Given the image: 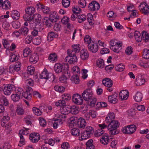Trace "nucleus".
<instances>
[{"label": "nucleus", "mask_w": 149, "mask_h": 149, "mask_svg": "<svg viewBox=\"0 0 149 149\" xmlns=\"http://www.w3.org/2000/svg\"><path fill=\"white\" fill-rule=\"evenodd\" d=\"M109 123L107 127L110 134L111 135L118 134L119 132L117 129L119 125L118 122L116 120H114Z\"/></svg>", "instance_id": "1"}, {"label": "nucleus", "mask_w": 149, "mask_h": 149, "mask_svg": "<svg viewBox=\"0 0 149 149\" xmlns=\"http://www.w3.org/2000/svg\"><path fill=\"white\" fill-rule=\"evenodd\" d=\"M94 131V129L91 126H87L85 130L81 133L80 137H79L80 141L85 140L89 138L92 134Z\"/></svg>", "instance_id": "2"}, {"label": "nucleus", "mask_w": 149, "mask_h": 149, "mask_svg": "<svg viewBox=\"0 0 149 149\" xmlns=\"http://www.w3.org/2000/svg\"><path fill=\"white\" fill-rule=\"evenodd\" d=\"M110 47L114 52L118 53L121 50V42L116 39H112L110 42Z\"/></svg>", "instance_id": "3"}, {"label": "nucleus", "mask_w": 149, "mask_h": 149, "mask_svg": "<svg viewBox=\"0 0 149 149\" xmlns=\"http://www.w3.org/2000/svg\"><path fill=\"white\" fill-rule=\"evenodd\" d=\"M67 53L68 55L67 56L65 59V61L69 63H74L77 61V58L76 54H71V53L69 50H68Z\"/></svg>", "instance_id": "4"}, {"label": "nucleus", "mask_w": 149, "mask_h": 149, "mask_svg": "<svg viewBox=\"0 0 149 149\" xmlns=\"http://www.w3.org/2000/svg\"><path fill=\"white\" fill-rule=\"evenodd\" d=\"M71 106L66 105L63 107L61 109V114L59 115L58 118L65 119L66 118V116L65 115L68 114L70 112Z\"/></svg>", "instance_id": "5"}, {"label": "nucleus", "mask_w": 149, "mask_h": 149, "mask_svg": "<svg viewBox=\"0 0 149 149\" xmlns=\"http://www.w3.org/2000/svg\"><path fill=\"white\" fill-rule=\"evenodd\" d=\"M21 65V63L19 62L16 63L15 65H11L9 68V72L12 74L15 71H19L20 69Z\"/></svg>", "instance_id": "6"}, {"label": "nucleus", "mask_w": 149, "mask_h": 149, "mask_svg": "<svg viewBox=\"0 0 149 149\" xmlns=\"http://www.w3.org/2000/svg\"><path fill=\"white\" fill-rule=\"evenodd\" d=\"M98 126L101 129L95 131L94 133V135L96 137L100 136L102 134H104V131L103 129L107 127V125H106L105 123L99 124L98 125Z\"/></svg>", "instance_id": "7"}, {"label": "nucleus", "mask_w": 149, "mask_h": 149, "mask_svg": "<svg viewBox=\"0 0 149 149\" xmlns=\"http://www.w3.org/2000/svg\"><path fill=\"white\" fill-rule=\"evenodd\" d=\"M92 95L93 93L90 89L86 90L82 94L84 100L87 101L91 100V98H92Z\"/></svg>", "instance_id": "8"}, {"label": "nucleus", "mask_w": 149, "mask_h": 149, "mask_svg": "<svg viewBox=\"0 0 149 149\" xmlns=\"http://www.w3.org/2000/svg\"><path fill=\"white\" fill-rule=\"evenodd\" d=\"M140 11L144 15H148L149 13V6L146 3H141L139 6Z\"/></svg>", "instance_id": "9"}, {"label": "nucleus", "mask_w": 149, "mask_h": 149, "mask_svg": "<svg viewBox=\"0 0 149 149\" xmlns=\"http://www.w3.org/2000/svg\"><path fill=\"white\" fill-rule=\"evenodd\" d=\"M73 102L78 105H81L83 103V100L82 97L78 94H74L72 97Z\"/></svg>", "instance_id": "10"}, {"label": "nucleus", "mask_w": 149, "mask_h": 149, "mask_svg": "<svg viewBox=\"0 0 149 149\" xmlns=\"http://www.w3.org/2000/svg\"><path fill=\"white\" fill-rule=\"evenodd\" d=\"M89 50L93 53L96 52L98 50V46L97 43L93 41L88 45Z\"/></svg>", "instance_id": "11"}, {"label": "nucleus", "mask_w": 149, "mask_h": 149, "mask_svg": "<svg viewBox=\"0 0 149 149\" xmlns=\"http://www.w3.org/2000/svg\"><path fill=\"white\" fill-rule=\"evenodd\" d=\"M11 4L9 1L6 0L3 1V0H0V7L3 9L7 10L10 8Z\"/></svg>", "instance_id": "12"}, {"label": "nucleus", "mask_w": 149, "mask_h": 149, "mask_svg": "<svg viewBox=\"0 0 149 149\" xmlns=\"http://www.w3.org/2000/svg\"><path fill=\"white\" fill-rule=\"evenodd\" d=\"M54 69L57 73H59L61 72L63 73L65 70V66L60 63H57L55 64L54 66Z\"/></svg>", "instance_id": "13"}, {"label": "nucleus", "mask_w": 149, "mask_h": 149, "mask_svg": "<svg viewBox=\"0 0 149 149\" xmlns=\"http://www.w3.org/2000/svg\"><path fill=\"white\" fill-rule=\"evenodd\" d=\"M88 8L92 11L98 10L100 8V5L97 2L93 1L89 4Z\"/></svg>", "instance_id": "14"}, {"label": "nucleus", "mask_w": 149, "mask_h": 149, "mask_svg": "<svg viewBox=\"0 0 149 149\" xmlns=\"http://www.w3.org/2000/svg\"><path fill=\"white\" fill-rule=\"evenodd\" d=\"M14 87V86L13 85H8L4 86L3 90L4 94L7 95H10Z\"/></svg>", "instance_id": "15"}, {"label": "nucleus", "mask_w": 149, "mask_h": 149, "mask_svg": "<svg viewBox=\"0 0 149 149\" xmlns=\"http://www.w3.org/2000/svg\"><path fill=\"white\" fill-rule=\"evenodd\" d=\"M27 86L26 91L24 92V98L29 100H30L32 97L31 92L32 89V88L30 87V86Z\"/></svg>", "instance_id": "16"}, {"label": "nucleus", "mask_w": 149, "mask_h": 149, "mask_svg": "<svg viewBox=\"0 0 149 149\" xmlns=\"http://www.w3.org/2000/svg\"><path fill=\"white\" fill-rule=\"evenodd\" d=\"M40 136L38 133H34L31 134L29 136V139L33 143H36L40 139Z\"/></svg>", "instance_id": "17"}, {"label": "nucleus", "mask_w": 149, "mask_h": 149, "mask_svg": "<svg viewBox=\"0 0 149 149\" xmlns=\"http://www.w3.org/2000/svg\"><path fill=\"white\" fill-rule=\"evenodd\" d=\"M118 94L115 93L113 94L108 96V99L109 102L111 103L115 104L117 102Z\"/></svg>", "instance_id": "18"}, {"label": "nucleus", "mask_w": 149, "mask_h": 149, "mask_svg": "<svg viewBox=\"0 0 149 149\" xmlns=\"http://www.w3.org/2000/svg\"><path fill=\"white\" fill-rule=\"evenodd\" d=\"M80 56L81 58L83 60L88 59L89 56L88 52L86 49H84L81 51Z\"/></svg>", "instance_id": "19"}, {"label": "nucleus", "mask_w": 149, "mask_h": 149, "mask_svg": "<svg viewBox=\"0 0 149 149\" xmlns=\"http://www.w3.org/2000/svg\"><path fill=\"white\" fill-rule=\"evenodd\" d=\"M115 115L113 112L109 113L106 117L105 121L106 123H109L114 121Z\"/></svg>", "instance_id": "20"}, {"label": "nucleus", "mask_w": 149, "mask_h": 149, "mask_svg": "<svg viewBox=\"0 0 149 149\" xmlns=\"http://www.w3.org/2000/svg\"><path fill=\"white\" fill-rule=\"evenodd\" d=\"M29 61L32 64H35L38 60V57L36 53L32 54L29 57Z\"/></svg>", "instance_id": "21"}, {"label": "nucleus", "mask_w": 149, "mask_h": 149, "mask_svg": "<svg viewBox=\"0 0 149 149\" xmlns=\"http://www.w3.org/2000/svg\"><path fill=\"white\" fill-rule=\"evenodd\" d=\"M133 98L136 102H140L142 100L143 95L141 93L139 92H137Z\"/></svg>", "instance_id": "22"}, {"label": "nucleus", "mask_w": 149, "mask_h": 149, "mask_svg": "<svg viewBox=\"0 0 149 149\" xmlns=\"http://www.w3.org/2000/svg\"><path fill=\"white\" fill-rule=\"evenodd\" d=\"M102 84L107 87H112L113 85L112 81L109 78H106L102 81Z\"/></svg>", "instance_id": "23"}, {"label": "nucleus", "mask_w": 149, "mask_h": 149, "mask_svg": "<svg viewBox=\"0 0 149 149\" xmlns=\"http://www.w3.org/2000/svg\"><path fill=\"white\" fill-rule=\"evenodd\" d=\"M77 124L79 127L84 128L86 125V123L85 119L80 118L77 120Z\"/></svg>", "instance_id": "24"}, {"label": "nucleus", "mask_w": 149, "mask_h": 149, "mask_svg": "<svg viewBox=\"0 0 149 149\" xmlns=\"http://www.w3.org/2000/svg\"><path fill=\"white\" fill-rule=\"evenodd\" d=\"M109 140L108 135L105 133L100 139L101 143L104 145H107Z\"/></svg>", "instance_id": "25"}, {"label": "nucleus", "mask_w": 149, "mask_h": 149, "mask_svg": "<svg viewBox=\"0 0 149 149\" xmlns=\"http://www.w3.org/2000/svg\"><path fill=\"white\" fill-rule=\"evenodd\" d=\"M59 17L56 12L54 11L50 15L49 18L52 21V22H55L58 19Z\"/></svg>", "instance_id": "26"}, {"label": "nucleus", "mask_w": 149, "mask_h": 149, "mask_svg": "<svg viewBox=\"0 0 149 149\" xmlns=\"http://www.w3.org/2000/svg\"><path fill=\"white\" fill-rule=\"evenodd\" d=\"M145 82V79L143 76H141L140 77H137L136 79V83L137 85H143L144 84Z\"/></svg>", "instance_id": "27"}, {"label": "nucleus", "mask_w": 149, "mask_h": 149, "mask_svg": "<svg viewBox=\"0 0 149 149\" xmlns=\"http://www.w3.org/2000/svg\"><path fill=\"white\" fill-rule=\"evenodd\" d=\"M77 119L74 117H72L70 118L69 121L70 127H72L76 126L77 123Z\"/></svg>", "instance_id": "28"}, {"label": "nucleus", "mask_w": 149, "mask_h": 149, "mask_svg": "<svg viewBox=\"0 0 149 149\" xmlns=\"http://www.w3.org/2000/svg\"><path fill=\"white\" fill-rule=\"evenodd\" d=\"M79 44H76L73 45L72 47V50L71 52V54L73 55V54H76V53H79L80 50V48L79 47Z\"/></svg>", "instance_id": "29"}, {"label": "nucleus", "mask_w": 149, "mask_h": 149, "mask_svg": "<svg viewBox=\"0 0 149 149\" xmlns=\"http://www.w3.org/2000/svg\"><path fill=\"white\" fill-rule=\"evenodd\" d=\"M129 96V92L127 90H122V101L127 100Z\"/></svg>", "instance_id": "30"}, {"label": "nucleus", "mask_w": 149, "mask_h": 149, "mask_svg": "<svg viewBox=\"0 0 149 149\" xmlns=\"http://www.w3.org/2000/svg\"><path fill=\"white\" fill-rule=\"evenodd\" d=\"M56 119L53 124V127L54 129H56L59 125H61L63 123L62 118H58Z\"/></svg>", "instance_id": "31"}, {"label": "nucleus", "mask_w": 149, "mask_h": 149, "mask_svg": "<svg viewBox=\"0 0 149 149\" xmlns=\"http://www.w3.org/2000/svg\"><path fill=\"white\" fill-rule=\"evenodd\" d=\"M19 56L17 53H11L10 56V60L11 62H13L17 61Z\"/></svg>", "instance_id": "32"}, {"label": "nucleus", "mask_w": 149, "mask_h": 149, "mask_svg": "<svg viewBox=\"0 0 149 149\" xmlns=\"http://www.w3.org/2000/svg\"><path fill=\"white\" fill-rule=\"evenodd\" d=\"M11 17L15 20L18 19L20 17V13L17 10L13 11L11 14Z\"/></svg>", "instance_id": "33"}, {"label": "nucleus", "mask_w": 149, "mask_h": 149, "mask_svg": "<svg viewBox=\"0 0 149 149\" xmlns=\"http://www.w3.org/2000/svg\"><path fill=\"white\" fill-rule=\"evenodd\" d=\"M48 59L50 62H56L57 59V56L56 54L54 53L50 54L49 56Z\"/></svg>", "instance_id": "34"}, {"label": "nucleus", "mask_w": 149, "mask_h": 149, "mask_svg": "<svg viewBox=\"0 0 149 149\" xmlns=\"http://www.w3.org/2000/svg\"><path fill=\"white\" fill-rule=\"evenodd\" d=\"M40 78L46 79H48L49 77V74L46 69H45L40 75Z\"/></svg>", "instance_id": "35"}, {"label": "nucleus", "mask_w": 149, "mask_h": 149, "mask_svg": "<svg viewBox=\"0 0 149 149\" xmlns=\"http://www.w3.org/2000/svg\"><path fill=\"white\" fill-rule=\"evenodd\" d=\"M79 75L77 74H74L71 78V80L72 83L75 84H79L80 80L79 79Z\"/></svg>", "instance_id": "36"}, {"label": "nucleus", "mask_w": 149, "mask_h": 149, "mask_svg": "<svg viewBox=\"0 0 149 149\" xmlns=\"http://www.w3.org/2000/svg\"><path fill=\"white\" fill-rule=\"evenodd\" d=\"M19 31L21 34L26 36L28 34L29 29L26 27L22 26L19 29Z\"/></svg>", "instance_id": "37"}, {"label": "nucleus", "mask_w": 149, "mask_h": 149, "mask_svg": "<svg viewBox=\"0 0 149 149\" xmlns=\"http://www.w3.org/2000/svg\"><path fill=\"white\" fill-rule=\"evenodd\" d=\"M86 149H94L95 146L93 143V141L92 139H89L86 143Z\"/></svg>", "instance_id": "38"}, {"label": "nucleus", "mask_w": 149, "mask_h": 149, "mask_svg": "<svg viewBox=\"0 0 149 149\" xmlns=\"http://www.w3.org/2000/svg\"><path fill=\"white\" fill-rule=\"evenodd\" d=\"M142 38L146 42H147L149 40V35L148 33L145 31H143L142 32Z\"/></svg>", "instance_id": "39"}, {"label": "nucleus", "mask_w": 149, "mask_h": 149, "mask_svg": "<svg viewBox=\"0 0 149 149\" xmlns=\"http://www.w3.org/2000/svg\"><path fill=\"white\" fill-rule=\"evenodd\" d=\"M0 102L1 104L5 106H8L9 104V102L7 99L4 96H2L1 97Z\"/></svg>", "instance_id": "40"}, {"label": "nucleus", "mask_w": 149, "mask_h": 149, "mask_svg": "<svg viewBox=\"0 0 149 149\" xmlns=\"http://www.w3.org/2000/svg\"><path fill=\"white\" fill-rule=\"evenodd\" d=\"M70 113L73 114H76L78 113L79 111V107L75 105H73L71 107Z\"/></svg>", "instance_id": "41"}, {"label": "nucleus", "mask_w": 149, "mask_h": 149, "mask_svg": "<svg viewBox=\"0 0 149 149\" xmlns=\"http://www.w3.org/2000/svg\"><path fill=\"white\" fill-rule=\"evenodd\" d=\"M25 11L26 13L31 15L35 12V9L33 7H29L25 9Z\"/></svg>", "instance_id": "42"}, {"label": "nucleus", "mask_w": 149, "mask_h": 149, "mask_svg": "<svg viewBox=\"0 0 149 149\" xmlns=\"http://www.w3.org/2000/svg\"><path fill=\"white\" fill-rule=\"evenodd\" d=\"M97 65L99 68H103L104 66V61L102 59H99L97 61Z\"/></svg>", "instance_id": "43"}, {"label": "nucleus", "mask_w": 149, "mask_h": 149, "mask_svg": "<svg viewBox=\"0 0 149 149\" xmlns=\"http://www.w3.org/2000/svg\"><path fill=\"white\" fill-rule=\"evenodd\" d=\"M2 42L3 45L5 48L8 49L9 47L10 43L9 41L6 39H4L2 40Z\"/></svg>", "instance_id": "44"}, {"label": "nucleus", "mask_w": 149, "mask_h": 149, "mask_svg": "<svg viewBox=\"0 0 149 149\" xmlns=\"http://www.w3.org/2000/svg\"><path fill=\"white\" fill-rule=\"evenodd\" d=\"M71 133L74 136H78L80 134V131L78 129L73 128L71 130Z\"/></svg>", "instance_id": "45"}, {"label": "nucleus", "mask_w": 149, "mask_h": 149, "mask_svg": "<svg viewBox=\"0 0 149 149\" xmlns=\"http://www.w3.org/2000/svg\"><path fill=\"white\" fill-rule=\"evenodd\" d=\"M43 22L45 25H46L47 26H51L52 21L50 18L47 17H45L43 19Z\"/></svg>", "instance_id": "46"}, {"label": "nucleus", "mask_w": 149, "mask_h": 149, "mask_svg": "<svg viewBox=\"0 0 149 149\" xmlns=\"http://www.w3.org/2000/svg\"><path fill=\"white\" fill-rule=\"evenodd\" d=\"M54 89L56 91L62 93L64 92L65 88L63 86L56 85L54 86Z\"/></svg>", "instance_id": "47"}, {"label": "nucleus", "mask_w": 149, "mask_h": 149, "mask_svg": "<svg viewBox=\"0 0 149 149\" xmlns=\"http://www.w3.org/2000/svg\"><path fill=\"white\" fill-rule=\"evenodd\" d=\"M134 37L136 40L138 42H140L142 40V37L140 33L137 31H135L134 33Z\"/></svg>", "instance_id": "48"}, {"label": "nucleus", "mask_w": 149, "mask_h": 149, "mask_svg": "<svg viewBox=\"0 0 149 149\" xmlns=\"http://www.w3.org/2000/svg\"><path fill=\"white\" fill-rule=\"evenodd\" d=\"M66 104V102L62 99L59 100L56 102L55 105L57 107H63Z\"/></svg>", "instance_id": "49"}, {"label": "nucleus", "mask_w": 149, "mask_h": 149, "mask_svg": "<svg viewBox=\"0 0 149 149\" xmlns=\"http://www.w3.org/2000/svg\"><path fill=\"white\" fill-rule=\"evenodd\" d=\"M62 99L66 102V101L69 100L71 99L70 95L68 93H64L61 96Z\"/></svg>", "instance_id": "50"}, {"label": "nucleus", "mask_w": 149, "mask_h": 149, "mask_svg": "<svg viewBox=\"0 0 149 149\" xmlns=\"http://www.w3.org/2000/svg\"><path fill=\"white\" fill-rule=\"evenodd\" d=\"M86 19V17L84 15H79L77 16V20L79 22L81 23L84 21Z\"/></svg>", "instance_id": "51"}, {"label": "nucleus", "mask_w": 149, "mask_h": 149, "mask_svg": "<svg viewBox=\"0 0 149 149\" xmlns=\"http://www.w3.org/2000/svg\"><path fill=\"white\" fill-rule=\"evenodd\" d=\"M56 34L54 32H49L47 36V40L49 41L52 40L56 36Z\"/></svg>", "instance_id": "52"}, {"label": "nucleus", "mask_w": 149, "mask_h": 149, "mask_svg": "<svg viewBox=\"0 0 149 149\" xmlns=\"http://www.w3.org/2000/svg\"><path fill=\"white\" fill-rule=\"evenodd\" d=\"M84 41L85 42L88 44V45L93 41L92 40L90 36L87 35L85 36L84 38Z\"/></svg>", "instance_id": "53"}, {"label": "nucleus", "mask_w": 149, "mask_h": 149, "mask_svg": "<svg viewBox=\"0 0 149 149\" xmlns=\"http://www.w3.org/2000/svg\"><path fill=\"white\" fill-rule=\"evenodd\" d=\"M33 19L37 23L39 24L41 19V17L39 14H35L33 15Z\"/></svg>", "instance_id": "54"}, {"label": "nucleus", "mask_w": 149, "mask_h": 149, "mask_svg": "<svg viewBox=\"0 0 149 149\" xmlns=\"http://www.w3.org/2000/svg\"><path fill=\"white\" fill-rule=\"evenodd\" d=\"M33 112L36 115L39 116L41 115V111L36 107H33L32 108Z\"/></svg>", "instance_id": "55"}, {"label": "nucleus", "mask_w": 149, "mask_h": 149, "mask_svg": "<svg viewBox=\"0 0 149 149\" xmlns=\"http://www.w3.org/2000/svg\"><path fill=\"white\" fill-rule=\"evenodd\" d=\"M143 57L146 59H149V49H145L143 50Z\"/></svg>", "instance_id": "56"}, {"label": "nucleus", "mask_w": 149, "mask_h": 149, "mask_svg": "<svg viewBox=\"0 0 149 149\" xmlns=\"http://www.w3.org/2000/svg\"><path fill=\"white\" fill-rule=\"evenodd\" d=\"M31 52L30 49L28 47L26 48L23 51V55L24 56L26 57L29 55Z\"/></svg>", "instance_id": "57"}, {"label": "nucleus", "mask_w": 149, "mask_h": 149, "mask_svg": "<svg viewBox=\"0 0 149 149\" xmlns=\"http://www.w3.org/2000/svg\"><path fill=\"white\" fill-rule=\"evenodd\" d=\"M129 134H132L136 130V127L134 125H129Z\"/></svg>", "instance_id": "58"}, {"label": "nucleus", "mask_w": 149, "mask_h": 149, "mask_svg": "<svg viewBox=\"0 0 149 149\" xmlns=\"http://www.w3.org/2000/svg\"><path fill=\"white\" fill-rule=\"evenodd\" d=\"M16 93L17 95H19L20 97L22 96L24 97V92L23 91V89L20 88H18L17 89L16 91Z\"/></svg>", "instance_id": "59"}, {"label": "nucleus", "mask_w": 149, "mask_h": 149, "mask_svg": "<svg viewBox=\"0 0 149 149\" xmlns=\"http://www.w3.org/2000/svg\"><path fill=\"white\" fill-rule=\"evenodd\" d=\"M72 71L74 74L79 75L80 74L79 68L77 66L73 67L72 68Z\"/></svg>", "instance_id": "60"}, {"label": "nucleus", "mask_w": 149, "mask_h": 149, "mask_svg": "<svg viewBox=\"0 0 149 149\" xmlns=\"http://www.w3.org/2000/svg\"><path fill=\"white\" fill-rule=\"evenodd\" d=\"M27 20H28L29 22H28L29 23V25L30 27L31 28H36V26L38 23H36L34 22H33V20H29L28 19H27Z\"/></svg>", "instance_id": "61"}, {"label": "nucleus", "mask_w": 149, "mask_h": 149, "mask_svg": "<svg viewBox=\"0 0 149 149\" xmlns=\"http://www.w3.org/2000/svg\"><path fill=\"white\" fill-rule=\"evenodd\" d=\"M20 96L17 94H13L11 96V99L14 102H16L19 101Z\"/></svg>", "instance_id": "62"}, {"label": "nucleus", "mask_w": 149, "mask_h": 149, "mask_svg": "<svg viewBox=\"0 0 149 149\" xmlns=\"http://www.w3.org/2000/svg\"><path fill=\"white\" fill-rule=\"evenodd\" d=\"M34 71L35 69L33 67L31 66L27 67V72L28 74L32 75L33 74Z\"/></svg>", "instance_id": "63"}, {"label": "nucleus", "mask_w": 149, "mask_h": 149, "mask_svg": "<svg viewBox=\"0 0 149 149\" xmlns=\"http://www.w3.org/2000/svg\"><path fill=\"white\" fill-rule=\"evenodd\" d=\"M87 19L90 25H92L94 24V21L92 15L90 14H88L87 15Z\"/></svg>", "instance_id": "64"}]
</instances>
